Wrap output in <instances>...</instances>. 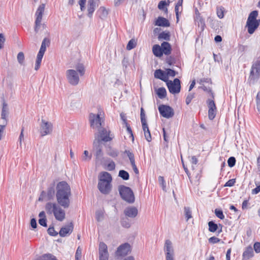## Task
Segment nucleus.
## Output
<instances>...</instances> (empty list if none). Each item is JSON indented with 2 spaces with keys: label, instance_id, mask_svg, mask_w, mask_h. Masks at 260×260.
<instances>
[{
  "label": "nucleus",
  "instance_id": "5",
  "mask_svg": "<svg viewBox=\"0 0 260 260\" xmlns=\"http://www.w3.org/2000/svg\"><path fill=\"white\" fill-rule=\"evenodd\" d=\"M89 120L92 128L99 129L104 123L102 112L99 111L96 114L90 113L89 116Z\"/></svg>",
  "mask_w": 260,
  "mask_h": 260
},
{
  "label": "nucleus",
  "instance_id": "61",
  "mask_svg": "<svg viewBox=\"0 0 260 260\" xmlns=\"http://www.w3.org/2000/svg\"><path fill=\"white\" fill-rule=\"evenodd\" d=\"M253 247H254V249L256 253L260 252V243L259 242H255L254 244Z\"/></svg>",
  "mask_w": 260,
  "mask_h": 260
},
{
  "label": "nucleus",
  "instance_id": "10",
  "mask_svg": "<svg viewBox=\"0 0 260 260\" xmlns=\"http://www.w3.org/2000/svg\"><path fill=\"white\" fill-rule=\"evenodd\" d=\"M160 115L166 118L172 117L174 115V110L169 106L161 105L158 107Z\"/></svg>",
  "mask_w": 260,
  "mask_h": 260
},
{
  "label": "nucleus",
  "instance_id": "43",
  "mask_svg": "<svg viewBox=\"0 0 260 260\" xmlns=\"http://www.w3.org/2000/svg\"><path fill=\"white\" fill-rule=\"evenodd\" d=\"M37 260H57L55 257L51 254H45Z\"/></svg>",
  "mask_w": 260,
  "mask_h": 260
},
{
  "label": "nucleus",
  "instance_id": "60",
  "mask_svg": "<svg viewBox=\"0 0 260 260\" xmlns=\"http://www.w3.org/2000/svg\"><path fill=\"white\" fill-rule=\"evenodd\" d=\"M158 181H159V183L161 184V185L162 186V189L164 190H165L166 185H165V181L164 177L162 176H159Z\"/></svg>",
  "mask_w": 260,
  "mask_h": 260
},
{
  "label": "nucleus",
  "instance_id": "42",
  "mask_svg": "<svg viewBox=\"0 0 260 260\" xmlns=\"http://www.w3.org/2000/svg\"><path fill=\"white\" fill-rule=\"evenodd\" d=\"M185 216L186 218V220H188L189 219L192 217L191 211L190 208L188 207H185L184 208Z\"/></svg>",
  "mask_w": 260,
  "mask_h": 260
},
{
  "label": "nucleus",
  "instance_id": "41",
  "mask_svg": "<svg viewBox=\"0 0 260 260\" xmlns=\"http://www.w3.org/2000/svg\"><path fill=\"white\" fill-rule=\"evenodd\" d=\"M118 176L125 180H127L129 179L128 173L124 170H120L119 172Z\"/></svg>",
  "mask_w": 260,
  "mask_h": 260
},
{
  "label": "nucleus",
  "instance_id": "20",
  "mask_svg": "<svg viewBox=\"0 0 260 260\" xmlns=\"http://www.w3.org/2000/svg\"><path fill=\"white\" fill-rule=\"evenodd\" d=\"M73 230V224L71 223L69 225H66L64 227L61 228L59 234L61 237H65L69 234H70Z\"/></svg>",
  "mask_w": 260,
  "mask_h": 260
},
{
  "label": "nucleus",
  "instance_id": "47",
  "mask_svg": "<svg viewBox=\"0 0 260 260\" xmlns=\"http://www.w3.org/2000/svg\"><path fill=\"white\" fill-rule=\"evenodd\" d=\"M41 22L42 21L41 20H35L34 29L36 33L38 32L40 29L41 26L42 25Z\"/></svg>",
  "mask_w": 260,
  "mask_h": 260
},
{
  "label": "nucleus",
  "instance_id": "44",
  "mask_svg": "<svg viewBox=\"0 0 260 260\" xmlns=\"http://www.w3.org/2000/svg\"><path fill=\"white\" fill-rule=\"evenodd\" d=\"M124 153L126 154L129 158L131 163L135 161L134 155L130 150H125Z\"/></svg>",
  "mask_w": 260,
  "mask_h": 260
},
{
  "label": "nucleus",
  "instance_id": "56",
  "mask_svg": "<svg viewBox=\"0 0 260 260\" xmlns=\"http://www.w3.org/2000/svg\"><path fill=\"white\" fill-rule=\"evenodd\" d=\"M5 37L3 34H0V49L4 48V44L5 42Z\"/></svg>",
  "mask_w": 260,
  "mask_h": 260
},
{
  "label": "nucleus",
  "instance_id": "64",
  "mask_svg": "<svg viewBox=\"0 0 260 260\" xmlns=\"http://www.w3.org/2000/svg\"><path fill=\"white\" fill-rule=\"evenodd\" d=\"M260 192V184L257 185V187L252 190V194H257Z\"/></svg>",
  "mask_w": 260,
  "mask_h": 260
},
{
  "label": "nucleus",
  "instance_id": "48",
  "mask_svg": "<svg viewBox=\"0 0 260 260\" xmlns=\"http://www.w3.org/2000/svg\"><path fill=\"white\" fill-rule=\"evenodd\" d=\"M82 256V249L79 246L77 248V249L76 250V253H75V259L76 260H80Z\"/></svg>",
  "mask_w": 260,
  "mask_h": 260
},
{
  "label": "nucleus",
  "instance_id": "4",
  "mask_svg": "<svg viewBox=\"0 0 260 260\" xmlns=\"http://www.w3.org/2000/svg\"><path fill=\"white\" fill-rule=\"evenodd\" d=\"M118 190L121 198L129 203L135 202V196L132 190L128 187L120 185L118 187Z\"/></svg>",
  "mask_w": 260,
  "mask_h": 260
},
{
  "label": "nucleus",
  "instance_id": "24",
  "mask_svg": "<svg viewBox=\"0 0 260 260\" xmlns=\"http://www.w3.org/2000/svg\"><path fill=\"white\" fill-rule=\"evenodd\" d=\"M209 226V231L210 232L214 233L216 232L217 230L219 229V227H220L219 230L218 231V233H220L222 232V225L220 224H219V226L215 223L213 221H211L208 222Z\"/></svg>",
  "mask_w": 260,
  "mask_h": 260
},
{
  "label": "nucleus",
  "instance_id": "32",
  "mask_svg": "<svg viewBox=\"0 0 260 260\" xmlns=\"http://www.w3.org/2000/svg\"><path fill=\"white\" fill-rule=\"evenodd\" d=\"M158 39L159 41L162 40L169 41L170 39V33L169 31H163L159 34Z\"/></svg>",
  "mask_w": 260,
  "mask_h": 260
},
{
  "label": "nucleus",
  "instance_id": "8",
  "mask_svg": "<svg viewBox=\"0 0 260 260\" xmlns=\"http://www.w3.org/2000/svg\"><path fill=\"white\" fill-rule=\"evenodd\" d=\"M260 77V59L255 61L251 67L249 79L250 81H254Z\"/></svg>",
  "mask_w": 260,
  "mask_h": 260
},
{
  "label": "nucleus",
  "instance_id": "3",
  "mask_svg": "<svg viewBox=\"0 0 260 260\" xmlns=\"http://www.w3.org/2000/svg\"><path fill=\"white\" fill-rule=\"evenodd\" d=\"M77 71L73 69L67 70L66 76L68 83L73 85H77L80 81L79 75L82 76L84 74L85 69L82 64H79L76 67Z\"/></svg>",
  "mask_w": 260,
  "mask_h": 260
},
{
  "label": "nucleus",
  "instance_id": "1",
  "mask_svg": "<svg viewBox=\"0 0 260 260\" xmlns=\"http://www.w3.org/2000/svg\"><path fill=\"white\" fill-rule=\"evenodd\" d=\"M71 196V187L67 182L61 181L58 183L56 193L57 203H47L45 206L46 213L49 215H53L57 221L64 220L66 218V212L63 208L67 209L70 206Z\"/></svg>",
  "mask_w": 260,
  "mask_h": 260
},
{
  "label": "nucleus",
  "instance_id": "62",
  "mask_svg": "<svg viewBox=\"0 0 260 260\" xmlns=\"http://www.w3.org/2000/svg\"><path fill=\"white\" fill-rule=\"evenodd\" d=\"M46 218H40L39 220V223L40 225L46 227L47 226V223H46Z\"/></svg>",
  "mask_w": 260,
  "mask_h": 260
},
{
  "label": "nucleus",
  "instance_id": "23",
  "mask_svg": "<svg viewBox=\"0 0 260 260\" xmlns=\"http://www.w3.org/2000/svg\"><path fill=\"white\" fill-rule=\"evenodd\" d=\"M154 24L155 25L164 27H168L170 25L169 20L162 17H158Z\"/></svg>",
  "mask_w": 260,
  "mask_h": 260
},
{
  "label": "nucleus",
  "instance_id": "45",
  "mask_svg": "<svg viewBox=\"0 0 260 260\" xmlns=\"http://www.w3.org/2000/svg\"><path fill=\"white\" fill-rule=\"evenodd\" d=\"M17 58L18 62L20 64H22L24 62V53L22 52H19L17 55Z\"/></svg>",
  "mask_w": 260,
  "mask_h": 260
},
{
  "label": "nucleus",
  "instance_id": "55",
  "mask_svg": "<svg viewBox=\"0 0 260 260\" xmlns=\"http://www.w3.org/2000/svg\"><path fill=\"white\" fill-rule=\"evenodd\" d=\"M7 124V121H4L3 125L0 124V140L2 138V135L4 133L5 128Z\"/></svg>",
  "mask_w": 260,
  "mask_h": 260
},
{
  "label": "nucleus",
  "instance_id": "12",
  "mask_svg": "<svg viewBox=\"0 0 260 260\" xmlns=\"http://www.w3.org/2000/svg\"><path fill=\"white\" fill-rule=\"evenodd\" d=\"M194 19L196 24L198 25V27L200 28L201 31H203L206 26L205 22L197 8L195 9Z\"/></svg>",
  "mask_w": 260,
  "mask_h": 260
},
{
  "label": "nucleus",
  "instance_id": "50",
  "mask_svg": "<svg viewBox=\"0 0 260 260\" xmlns=\"http://www.w3.org/2000/svg\"><path fill=\"white\" fill-rule=\"evenodd\" d=\"M166 75H167V77L168 78L169 76L170 77H174L176 75V73L175 71L170 69H168L166 70Z\"/></svg>",
  "mask_w": 260,
  "mask_h": 260
},
{
  "label": "nucleus",
  "instance_id": "31",
  "mask_svg": "<svg viewBox=\"0 0 260 260\" xmlns=\"http://www.w3.org/2000/svg\"><path fill=\"white\" fill-rule=\"evenodd\" d=\"M253 256V249L251 246L246 248L243 253V256L245 258H249Z\"/></svg>",
  "mask_w": 260,
  "mask_h": 260
},
{
  "label": "nucleus",
  "instance_id": "53",
  "mask_svg": "<svg viewBox=\"0 0 260 260\" xmlns=\"http://www.w3.org/2000/svg\"><path fill=\"white\" fill-rule=\"evenodd\" d=\"M86 0H80L79 1V5H80V10L81 11H84L85 10V5Z\"/></svg>",
  "mask_w": 260,
  "mask_h": 260
},
{
  "label": "nucleus",
  "instance_id": "16",
  "mask_svg": "<svg viewBox=\"0 0 260 260\" xmlns=\"http://www.w3.org/2000/svg\"><path fill=\"white\" fill-rule=\"evenodd\" d=\"M131 251V246L128 243H124L120 245L116 251V255L118 256H125Z\"/></svg>",
  "mask_w": 260,
  "mask_h": 260
},
{
  "label": "nucleus",
  "instance_id": "18",
  "mask_svg": "<svg viewBox=\"0 0 260 260\" xmlns=\"http://www.w3.org/2000/svg\"><path fill=\"white\" fill-rule=\"evenodd\" d=\"M98 130L99 131L98 137L101 138V141L109 142L112 140V137L110 136V131H107L104 128H103L101 130Z\"/></svg>",
  "mask_w": 260,
  "mask_h": 260
},
{
  "label": "nucleus",
  "instance_id": "38",
  "mask_svg": "<svg viewBox=\"0 0 260 260\" xmlns=\"http://www.w3.org/2000/svg\"><path fill=\"white\" fill-rule=\"evenodd\" d=\"M137 45V41L135 39H131L128 42L127 46H126V49L127 50H130L136 47Z\"/></svg>",
  "mask_w": 260,
  "mask_h": 260
},
{
  "label": "nucleus",
  "instance_id": "25",
  "mask_svg": "<svg viewBox=\"0 0 260 260\" xmlns=\"http://www.w3.org/2000/svg\"><path fill=\"white\" fill-rule=\"evenodd\" d=\"M183 0H178L177 3L176 4L175 8V11L176 16L177 22L179 21V15L182 12V3Z\"/></svg>",
  "mask_w": 260,
  "mask_h": 260
},
{
  "label": "nucleus",
  "instance_id": "51",
  "mask_svg": "<svg viewBox=\"0 0 260 260\" xmlns=\"http://www.w3.org/2000/svg\"><path fill=\"white\" fill-rule=\"evenodd\" d=\"M47 232L50 235L52 236H55L58 234V233L55 231L54 228L53 227L49 228L47 230Z\"/></svg>",
  "mask_w": 260,
  "mask_h": 260
},
{
  "label": "nucleus",
  "instance_id": "28",
  "mask_svg": "<svg viewBox=\"0 0 260 260\" xmlns=\"http://www.w3.org/2000/svg\"><path fill=\"white\" fill-rule=\"evenodd\" d=\"M95 9V2L94 0H88L87 5L88 16L91 17Z\"/></svg>",
  "mask_w": 260,
  "mask_h": 260
},
{
  "label": "nucleus",
  "instance_id": "33",
  "mask_svg": "<svg viewBox=\"0 0 260 260\" xmlns=\"http://www.w3.org/2000/svg\"><path fill=\"white\" fill-rule=\"evenodd\" d=\"M156 93L160 99H164L166 96V90L164 87H160L156 90Z\"/></svg>",
  "mask_w": 260,
  "mask_h": 260
},
{
  "label": "nucleus",
  "instance_id": "37",
  "mask_svg": "<svg viewBox=\"0 0 260 260\" xmlns=\"http://www.w3.org/2000/svg\"><path fill=\"white\" fill-rule=\"evenodd\" d=\"M91 157L92 154L89 153L88 151L85 150L82 156V160L83 161H88L91 159Z\"/></svg>",
  "mask_w": 260,
  "mask_h": 260
},
{
  "label": "nucleus",
  "instance_id": "40",
  "mask_svg": "<svg viewBox=\"0 0 260 260\" xmlns=\"http://www.w3.org/2000/svg\"><path fill=\"white\" fill-rule=\"evenodd\" d=\"M144 131V136L145 139L148 142H150L152 140L150 131L148 127L145 129H143Z\"/></svg>",
  "mask_w": 260,
  "mask_h": 260
},
{
  "label": "nucleus",
  "instance_id": "21",
  "mask_svg": "<svg viewBox=\"0 0 260 260\" xmlns=\"http://www.w3.org/2000/svg\"><path fill=\"white\" fill-rule=\"evenodd\" d=\"M258 21H247L246 26L247 27L248 33L252 34L258 27Z\"/></svg>",
  "mask_w": 260,
  "mask_h": 260
},
{
  "label": "nucleus",
  "instance_id": "52",
  "mask_svg": "<svg viewBox=\"0 0 260 260\" xmlns=\"http://www.w3.org/2000/svg\"><path fill=\"white\" fill-rule=\"evenodd\" d=\"M208 240L209 242L212 244L217 243L220 241V239L215 236L210 238Z\"/></svg>",
  "mask_w": 260,
  "mask_h": 260
},
{
  "label": "nucleus",
  "instance_id": "2",
  "mask_svg": "<svg viewBox=\"0 0 260 260\" xmlns=\"http://www.w3.org/2000/svg\"><path fill=\"white\" fill-rule=\"evenodd\" d=\"M111 175L107 172H102L99 175L98 188L100 192L107 194L110 193L112 189Z\"/></svg>",
  "mask_w": 260,
  "mask_h": 260
},
{
  "label": "nucleus",
  "instance_id": "15",
  "mask_svg": "<svg viewBox=\"0 0 260 260\" xmlns=\"http://www.w3.org/2000/svg\"><path fill=\"white\" fill-rule=\"evenodd\" d=\"M93 148L95 149V156L96 159H100L103 156V153L102 150V145L101 141L99 139H95L93 143Z\"/></svg>",
  "mask_w": 260,
  "mask_h": 260
},
{
  "label": "nucleus",
  "instance_id": "27",
  "mask_svg": "<svg viewBox=\"0 0 260 260\" xmlns=\"http://www.w3.org/2000/svg\"><path fill=\"white\" fill-rule=\"evenodd\" d=\"M154 77L157 79H159L164 81H168L167 75L160 69L156 70L154 74Z\"/></svg>",
  "mask_w": 260,
  "mask_h": 260
},
{
  "label": "nucleus",
  "instance_id": "13",
  "mask_svg": "<svg viewBox=\"0 0 260 260\" xmlns=\"http://www.w3.org/2000/svg\"><path fill=\"white\" fill-rule=\"evenodd\" d=\"M99 251V260H108V247L105 243L103 242L100 243Z\"/></svg>",
  "mask_w": 260,
  "mask_h": 260
},
{
  "label": "nucleus",
  "instance_id": "58",
  "mask_svg": "<svg viewBox=\"0 0 260 260\" xmlns=\"http://www.w3.org/2000/svg\"><path fill=\"white\" fill-rule=\"evenodd\" d=\"M141 121L142 122L143 129H145L148 127L147 124V120L145 117H141Z\"/></svg>",
  "mask_w": 260,
  "mask_h": 260
},
{
  "label": "nucleus",
  "instance_id": "14",
  "mask_svg": "<svg viewBox=\"0 0 260 260\" xmlns=\"http://www.w3.org/2000/svg\"><path fill=\"white\" fill-rule=\"evenodd\" d=\"M207 105L209 108L208 116L210 120L213 119L216 114L217 109L215 104L213 100H208L207 101Z\"/></svg>",
  "mask_w": 260,
  "mask_h": 260
},
{
  "label": "nucleus",
  "instance_id": "9",
  "mask_svg": "<svg viewBox=\"0 0 260 260\" xmlns=\"http://www.w3.org/2000/svg\"><path fill=\"white\" fill-rule=\"evenodd\" d=\"M169 91L172 94L178 93L180 91V81L178 78L172 81H168L167 83Z\"/></svg>",
  "mask_w": 260,
  "mask_h": 260
},
{
  "label": "nucleus",
  "instance_id": "49",
  "mask_svg": "<svg viewBox=\"0 0 260 260\" xmlns=\"http://www.w3.org/2000/svg\"><path fill=\"white\" fill-rule=\"evenodd\" d=\"M228 165L230 167H233L236 163V159L234 157H230L228 160Z\"/></svg>",
  "mask_w": 260,
  "mask_h": 260
},
{
  "label": "nucleus",
  "instance_id": "36",
  "mask_svg": "<svg viewBox=\"0 0 260 260\" xmlns=\"http://www.w3.org/2000/svg\"><path fill=\"white\" fill-rule=\"evenodd\" d=\"M225 12L224 8L223 7H217L216 8V14L217 16L220 18L222 19L224 17V13Z\"/></svg>",
  "mask_w": 260,
  "mask_h": 260
},
{
  "label": "nucleus",
  "instance_id": "6",
  "mask_svg": "<svg viewBox=\"0 0 260 260\" xmlns=\"http://www.w3.org/2000/svg\"><path fill=\"white\" fill-rule=\"evenodd\" d=\"M50 40L48 38H44L42 42L41 48L37 54V59L35 63V70L38 71L40 67L42 58L46 51V47H48L50 44Z\"/></svg>",
  "mask_w": 260,
  "mask_h": 260
},
{
  "label": "nucleus",
  "instance_id": "26",
  "mask_svg": "<svg viewBox=\"0 0 260 260\" xmlns=\"http://www.w3.org/2000/svg\"><path fill=\"white\" fill-rule=\"evenodd\" d=\"M160 47L163 54L167 55L171 54L172 48L171 45L168 42H164L161 43Z\"/></svg>",
  "mask_w": 260,
  "mask_h": 260
},
{
  "label": "nucleus",
  "instance_id": "19",
  "mask_svg": "<svg viewBox=\"0 0 260 260\" xmlns=\"http://www.w3.org/2000/svg\"><path fill=\"white\" fill-rule=\"evenodd\" d=\"M46 193H47V198L48 200H51L53 199L55 191L54 188L53 186L50 187L48 188L47 193H46L45 191H43L41 192V196L39 199V201H42L43 200V198L45 197V196L46 195Z\"/></svg>",
  "mask_w": 260,
  "mask_h": 260
},
{
  "label": "nucleus",
  "instance_id": "35",
  "mask_svg": "<svg viewBox=\"0 0 260 260\" xmlns=\"http://www.w3.org/2000/svg\"><path fill=\"white\" fill-rule=\"evenodd\" d=\"M170 3L166 2V1H161L158 5V8L160 10H164L166 13L168 12V9L165 7L169 6Z\"/></svg>",
  "mask_w": 260,
  "mask_h": 260
},
{
  "label": "nucleus",
  "instance_id": "63",
  "mask_svg": "<svg viewBox=\"0 0 260 260\" xmlns=\"http://www.w3.org/2000/svg\"><path fill=\"white\" fill-rule=\"evenodd\" d=\"M235 183V180L234 179L229 180L224 185V186H233Z\"/></svg>",
  "mask_w": 260,
  "mask_h": 260
},
{
  "label": "nucleus",
  "instance_id": "34",
  "mask_svg": "<svg viewBox=\"0 0 260 260\" xmlns=\"http://www.w3.org/2000/svg\"><path fill=\"white\" fill-rule=\"evenodd\" d=\"M257 15L258 12L256 10L253 11L250 13L247 21H258V20H256Z\"/></svg>",
  "mask_w": 260,
  "mask_h": 260
},
{
  "label": "nucleus",
  "instance_id": "39",
  "mask_svg": "<svg viewBox=\"0 0 260 260\" xmlns=\"http://www.w3.org/2000/svg\"><path fill=\"white\" fill-rule=\"evenodd\" d=\"M95 218L98 221H102L104 218V213L102 210H98L95 213Z\"/></svg>",
  "mask_w": 260,
  "mask_h": 260
},
{
  "label": "nucleus",
  "instance_id": "17",
  "mask_svg": "<svg viewBox=\"0 0 260 260\" xmlns=\"http://www.w3.org/2000/svg\"><path fill=\"white\" fill-rule=\"evenodd\" d=\"M138 213L137 208L134 206H130L126 208L124 210V215L130 218L136 217Z\"/></svg>",
  "mask_w": 260,
  "mask_h": 260
},
{
  "label": "nucleus",
  "instance_id": "57",
  "mask_svg": "<svg viewBox=\"0 0 260 260\" xmlns=\"http://www.w3.org/2000/svg\"><path fill=\"white\" fill-rule=\"evenodd\" d=\"M126 127L127 131L128 133L130 135V137H132L133 141L134 140V138L132 130L128 123H126L124 124Z\"/></svg>",
  "mask_w": 260,
  "mask_h": 260
},
{
  "label": "nucleus",
  "instance_id": "54",
  "mask_svg": "<svg viewBox=\"0 0 260 260\" xmlns=\"http://www.w3.org/2000/svg\"><path fill=\"white\" fill-rule=\"evenodd\" d=\"M193 98H194V93H189L186 98V100H185L186 104L187 105H188L191 102V100H192V99Z\"/></svg>",
  "mask_w": 260,
  "mask_h": 260
},
{
  "label": "nucleus",
  "instance_id": "11",
  "mask_svg": "<svg viewBox=\"0 0 260 260\" xmlns=\"http://www.w3.org/2000/svg\"><path fill=\"white\" fill-rule=\"evenodd\" d=\"M52 124L44 119H42L41 124V133L42 136L50 134L52 131Z\"/></svg>",
  "mask_w": 260,
  "mask_h": 260
},
{
  "label": "nucleus",
  "instance_id": "22",
  "mask_svg": "<svg viewBox=\"0 0 260 260\" xmlns=\"http://www.w3.org/2000/svg\"><path fill=\"white\" fill-rule=\"evenodd\" d=\"M45 4H42L39 6L35 13L36 20L41 21L42 20L43 16L45 11Z\"/></svg>",
  "mask_w": 260,
  "mask_h": 260
},
{
  "label": "nucleus",
  "instance_id": "59",
  "mask_svg": "<svg viewBox=\"0 0 260 260\" xmlns=\"http://www.w3.org/2000/svg\"><path fill=\"white\" fill-rule=\"evenodd\" d=\"M115 164L113 161H110L107 165V170L112 171L115 169Z\"/></svg>",
  "mask_w": 260,
  "mask_h": 260
},
{
  "label": "nucleus",
  "instance_id": "7",
  "mask_svg": "<svg viewBox=\"0 0 260 260\" xmlns=\"http://www.w3.org/2000/svg\"><path fill=\"white\" fill-rule=\"evenodd\" d=\"M166 260H175V252L173 243L170 240H166L164 247Z\"/></svg>",
  "mask_w": 260,
  "mask_h": 260
},
{
  "label": "nucleus",
  "instance_id": "29",
  "mask_svg": "<svg viewBox=\"0 0 260 260\" xmlns=\"http://www.w3.org/2000/svg\"><path fill=\"white\" fill-rule=\"evenodd\" d=\"M9 113V108L8 104L4 102L3 103V108L1 114L2 119L5 120V121H7V117Z\"/></svg>",
  "mask_w": 260,
  "mask_h": 260
},
{
  "label": "nucleus",
  "instance_id": "30",
  "mask_svg": "<svg viewBox=\"0 0 260 260\" xmlns=\"http://www.w3.org/2000/svg\"><path fill=\"white\" fill-rule=\"evenodd\" d=\"M152 52L153 54L158 57L162 56L163 53L161 51V48L159 45H154L152 47Z\"/></svg>",
  "mask_w": 260,
  "mask_h": 260
},
{
  "label": "nucleus",
  "instance_id": "46",
  "mask_svg": "<svg viewBox=\"0 0 260 260\" xmlns=\"http://www.w3.org/2000/svg\"><path fill=\"white\" fill-rule=\"evenodd\" d=\"M215 214L216 216L220 219H223L224 218V215H223V212L221 210L216 209L215 210Z\"/></svg>",
  "mask_w": 260,
  "mask_h": 260
}]
</instances>
